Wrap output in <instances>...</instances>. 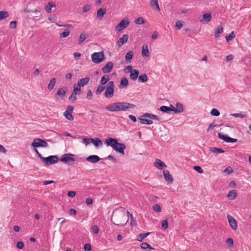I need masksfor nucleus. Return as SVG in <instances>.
<instances>
[{
	"mask_svg": "<svg viewBox=\"0 0 251 251\" xmlns=\"http://www.w3.org/2000/svg\"><path fill=\"white\" fill-rule=\"evenodd\" d=\"M105 144L108 146H111L116 151L124 154V150L126 148V145L124 143H118V140L117 139L108 137L105 140Z\"/></svg>",
	"mask_w": 251,
	"mask_h": 251,
	"instance_id": "obj_1",
	"label": "nucleus"
},
{
	"mask_svg": "<svg viewBox=\"0 0 251 251\" xmlns=\"http://www.w3.org/2000/svg\"><path fill=\"white\" fill-rule=\"evenodd\" d=\"M111 221L113 224L117 226H122L126 224L127 219L126 218V214L124 211H116L113 213L111 217Z\"/></svg>",
	"mask_w": 251,
	"mask_h": 251,
	"instance_id": "obj_2",
	"label": "nucleus"
},
{
	"mask_svg": "<svg viewBox=\"0 0 251 251\" xmlns=\"http://www.w3.org/2000/svg\"><path fill=\"white\" fill-rule=\"evenodd\" d=\"M91 58L92 61L97 64L102 62L105 59L103 51L93 53L91 55Z\"/></svg>",
	"mask_w": 251,
	"mask_h": 251,
	"instance_id": "obj_3",
	"label": "nucleus"
},
{
	"mask_svg": "<svg viewBox=\"0 0 251 251\" xmlns=\"http://www.w3.org/2000/svg\"><path fill=\"white\" fill-rule=\"evenodd\" d=\"M58 157L56 155H50L47 157H44L42 161L46 165L49 166L58 162Z\"/></svg>",
	"mask_w": 251,
	"mask_h": 251,
	"instance_id": "obj_4",
	"label": "nucleus"
},
{
	"mask_svg": "<svg viewBox=\"0 0 251 251\" xmlns=\"http://www.w3.org/2000/svg\"><path fill=\"white\" fill-rule=\"evenodd\" d=\"M75 155L72 153H66L63 154L60 158V161L68 165H72L75 159L73 157Z\"/></svg>",
	"mask_w": 251,
	"mask_h": 251,
	"instance_id": "obj_5",
	"label": "nucleus"
},
{
	"mask_svg": "<svg viewBox=\"0 0 251 251\" xmlns=\"http://www.w3.org/2000/svg\"><path fill=\"white\" fill-rule=\"evenodd\" d=\"M31 146L34 148L39 147L46 148L48 147V144L44 140L37 138L33 140Z\"/></svg>",
	"mask_w": 251,
	"mask_h": 251,
	"instance_id": "obj_6",
	"label": "nucleus"
},
{
	"mask_svg": "<svg viewBox=\"0 0 251 251\" xmlns=\"http://www.w3.org/2000/svg\"><path fill=\"white\" fill-rule=\"evenodd\" d=\"M120 111H128L130 108L134 109L136 105L126 102H119Z\"/></svg>",
	"mask_w": 251,
	"mask_h": 251,
	"instance_id": "obj_7",
	"label": "nucleus"
},
{
	"mask_svg": "<svg viewBox=\"0 0 251 251\" xmlns=\"http://www.w3.org/2000/svg\"><path fill=\"white\" fill-rule=\"evenodd\" d=\"M67 90L68 88L67 87H63L61 88H59L55 95V98L56 99H58V97L60 99L63 100L67 92Z\"/></svg>",
	"mask_w": 251,
	"mask_h": 251,
	"instance_id": "obj_8",
	"label": "nucleus"
},
{
	"mask_svg": "<svg viewBox=\"0 0 251 251\" xmlns=\"http://www.w3.org/2000/svg\"><path fill=\"white\" fill-rule=\"evenodd\" d=\"M106 110L110 112L120 111V105L119 102L112 103L105 107Z\"/></svg>",
	"mask_w": 251,
	"mask_h": 251,
	"instance_id": "obj_9",
	"label": "nucleus"
},
{
	"mask_svg": "<svg viewBox=\"0 0 251 251\" xmlns=\"http://www.w3.org/2000/svg\"><path fill=\"white\" fill-rule=\"evenodd\" d=\"M129 25V22L126 20H122L115 27L117 31L121 32Z\"/></svg>",
	"mask_w": 251,
	"mask_h": 251,
	"instance_id": "obj_10",
	"label": "nucleus"
},
{
	"mask_svg": "<svg viewBox=\"0 0 251 251\" xmlns=\"http://www.w3.org/2000/svg\"><path fill=\"white\" fill-rule=\"evenodd\" d=\"M227 218L230 227L234 230H236L237 228V225L235 219L229 215H227Z\"/></svg>",
	"mask_w": 251,
	"mask_h": 251,
	"instance_id": "obj_11",
	"label": "nucleus"
},
{
	"mask_svg": "<svg viewBox=\"0 0 251 251\" xmlns=\"http://www.w3.org/2000/svg\"><path fill=\"white\" fill-rule=\"evenodd\" d=\"M113 66V63L112 62H108L101 68V71L103 73H109L111 71Z\"/></svg>",
	"mask_w": 251,
	"mask_h": 251,
	"instance_id": "obj_12",
	"label": "nucleus"
},
{
	"mask_svg": "<svg viewBox=\"0 0 251 251\" xmlns=\"http://www.w3.org/2000/svg\"><path fill=\"white\" fill-rule=\"evenodd\" d=\"M128 38L127 34H124L122 38H120L116 42L117 45L119 48L121 47L125 43H126Z\"/></svg>",
	"mask_w": 251,
	"mask_h": 251,
	"instance_id": "obj_13",
	"label": "nucleus"
},
{
	"mask_svg": "<svg viewBox=\"0 0 251 251\" xmlns=\"http://www.w3.org/2000/svg\"><path fill=\"white\" fill-rule=\"evenodd\" d=\"M212 18L211 13H204L200 20V22L202 24H207L211 21Z\"/></svg>",
	"mask_w": 251,
	"mask_h": 251,
	"instance_id": "obj_14",
	"label": "nucleus"
},
{
	"mask_svg": "<svg viewBox=\"0 0 251 251\" xmlns=\"http://www.w3.org/2000/svg\"><path fill=\"white\" fill-rule=\"evenodd\" d=\"M86 160L90 162L95 163L100 160V158L96 155H92L86 157Z\"/></svg>",
	"mask_w": 251,
	"mask_h": 251,
	"instance_id": "obj_15",
	"label": "nucleus"
},
{
	"mask_svg": "<svg viewBox=\"0 0 251 251\" xmlns=\"http://www.w3.org/2000/svg\"><path fill=\"white\" fill-rule=\"evenodd\" d=\"M114 89L111 87H106L104 95L107 98H111L114 96Z\"/></svg>",
	"mask_w": 251,
	"mask_h": 251,
	"instance_id": "obj_16",
	"label": "nucleus"
},
{
	"mask_svg": "<svg viewBox=\"0 0 251 251\" xmlns=\"http://www.w3.org/2000/svg\"><path fill=\"white\" fill-rule=\"evenodd\" d=\"M147 118L148 117H143V115L138 118V120L141 124L151 125L152 124V121L151 120L147 119Z\"/></svg>",
	"mask_w": 251,
	"mask_h": 251,
	"instance_id": "obj_17",
	"label": "nucleus"
},
{
	"mask_svg": "<svg viewBox=\"0 0 251 251\" xmlns=\"http://www.w3.org/2000/svg\"><path fill=\"white\" fill-rule=\"evenodd\" d=\"M163 175L166 181L168 182H173V178L170 174L168 170H165L163 171Z\"/></svg>",
	"mask_w": 251,
	"mask_h": 251,
	"instance_id": "obj_18",
	"label": "nucleus"
},
{
	"mask_svg": "<svg viewBox=\"0 0 251 251\" xmlns=\"http://www.w3.org/2000/svg\"><path fill=\"white\" fill-rule=\"evenodd\" d=\"M142 55L144 57H148L150 56V52L149 50L148 45L144 44L142 46Z\"/></svg>",
	"mask_w": 251,
	"mask_h": 251,
	"instance_id": "obj_19",
	"label": "nucleus"
},
{
	"mask_svg": "<svg viewBox=\"0 0 251 251\" xmlns=\"http://www.w3.org/2000/svg\"><path fill=\"white\" fill-rule=\"evenodd\" d=\"M106 12V9L103 8H100L98 10L97 12V17L99 20H101L103 16L105 14Z\"/></svg>",
	"mask_w": 251,
	"mask_h": 251,
	"instance_id": "obj_20",
	"label": "nucleus"
},
{
	"mask_svg": "<svg viewBox=\"0 0 251 251\" xmlns=\"http://www.w3.org/2000/svg\"><path fill=\"white\" fill-rule=\"evenodd\" d=\"M89 80L90 78L89 77H85L79 80L77 84L78 85V86L83 87L87 84L89 82Z\"/></svg>",
	"mask_w": 251,
	"mask_h": 251,
	"instance_id": "obj_21",
	"label": "nucleus"
},
{
	"mask_svg": "<svg viewBox=\"0 0 251 251\" xmlns=\"http://www.w3.org/2000/svg\"><path fill=\"white\" fill-rule=\"evenodd\" d=\"M150 6L154 10L160 11V9L158 2V0H150Z\"/></svg>",
	"mask_w": 251,
	"mask_h": 251,
	"instance_id": "obj_22",
	"label": "nucleus"
},
{
	"mask_svg": "<svg viewBox=\"0 0 251 251\" xmlns=\"http://www.w3.org/2000/svg\"><path fill=\"white\" fill-rule=\"evenodd\" d=\"M91 142L96 147H99L102 145V141L99 138H96L95 139L91 138Z\"/></svg>",
	"mask_w": 251,
	"mask_h": 251,
	"instance_id": "obj_23",
	"label": "nucleus"
},
{
	"mask_svg": "<svg viewBox=\"0 0 251 251\" xmlns=\"http://www.w3.org/2000/svg\"><path fill=\"white\" fill-rule=\"evenodd\" d=\"M128 83V81L127 78H123L120 81L119 87L120 89H123L127 87Z\"/></svg>",
	"mask_w": 251,
	"mask_h": 251,
	"instance_id": "obj_24",
	"label": "nucleus"
},
{
	"mask_svg": "<svg viewBox=\"0 0 251 251\" xmlns=\"http://www.w3.org/2000/svg\"><path fill=\"white\" fill-rule=\"evenodd\" d=\"M209 150L211 152L216 154L223 153L225 152V151L223 150L222 148H218L216 147H210L209 148Z\"/></svg>",
	"mask_w": 251,
	"mask_h": 251,
	"instance_id": "obj_25",
	"label": "nucleus"
},
{
	"mask_svg": "<svg viewBox=\"0 0 251 251\" xmlns=\"http://www.w3.org/2000/svg\"><path fill=\"white\" fill-rule=\"evenodd\" d=\"M154 166L157 168H162L166 167V164L161 160L156 159L154 162Z\"/></svg>",
	"mask_w": 251,
	"mask_h": 251,
	"instance_id": "obj_26",
	"label": "nucleus"
},
{
	"mask_svg": "<svg viewBox=\"0 0 251 251\" xmlns=\"http://www.w3.org/2000/svg\"><path fill=\"white\" fill-rule=\"evenodd\" d=\"M237 195V191L235 190H232L228 192L227 197L229 200H233L236 198Z\"/></svg>",
	"mask_w": 251,
	"mask_h": 251,
	"instance_id": "obj_27",
	"label": "nucleus"
},
{
	"mask_svg": "<svg viewBox=\"0 0 251 251\" xmlns=\"http://www.w3.org/2000/svg\"><path fill=\"white\" fill-rule=\"evenodd\" d=\"M139 74V72L138 70H137L136 69H134L133 72H131L130 74V78L132 80H135L138 77Z\"/></svg>",
	"mask_w": 251,
	"mask_h": 251,
	"instance_id": "obj_28",
	"label": "nucleus"
},
{
	"mask_svg": "<svg viewBox=\"0 0 251 251\" xmlns=\"http://www.w3.org/2000/svg\"><path fill=\"white\" fill-rule=\"evenodd\" d=\"M223 31V28L221 25H219L214 32V36L216 39L219 38V34L222 33Z\"/></svg>",
	"mask_w": 251,
	"mask_h": 251,
	"instance_id": "obj_29",
	"label": "nucleus"
},
{
	"mask_svg": "<svg viewBox=\"0 0 251 251\" xmlns=\"http://www.w3.org/2000/svg\"><path fill=\"white\" fill-rule=\"evenodd\" d=\"M56 6V5L53 2H49L48 4L46 5L45 7V9L48 13H50L51 12V9L52 7H54Z\"/></svg>",
	"mask_w": 251,
	"mask_h": 251,
	"instance_id": "obj_30",
	"label": "nucleus"
},
{
	"mask_svg": "<svg viewBox=\"0 0 251 251\" xmlns=\"http://www.w3.org/2000/svg\"><path fill=\"white\" fill-rule=\"evenodd\" d=\"M183 107L181 103L177 102L176 103V107L175 108V113H180L183 111Z\"/></svg>",
	"mask_w": 251,
	"mask_h": 251,
	"instance_id": "obj_31",
	"label": "nucleus"
},
{
	"mask_svg": "<svg viewBox=\"0 0 251 251\" xmlns=\"http://www.w3.org/2000/svg\"><path fill=\"white\" fill-rule=\"evenodd\" d=\"M133 55L134 52L133 51L131 50L127 52L125 55V60L128 62H130Z\"/></svg>",
	"mask_w": 251,
	"mask_h": 251,
	"instance_id": "obj_32",
	"label": "nucleus"
},
{
	"mask_svg": "<svg viewBox=\"0 0 251 251\" xmlns=\"http://www.w3.org/2000/svg\"><path fill=\"white\" fill-rule=\"evenodd\" d=\"M143 117H148V118H149L150 119H154V120H158V121L160 120V118L158 116L155 115L154 114H151V113H145L143 114Z\"/></svg>",
	"mask_w": 251,
	"mask_h": 251,
	"instance_id": "obj_33",
	"label": "nucleus"
},
{
	"mask_svg": "<svg viewBox=\"0 0 251 251\" xmlns=\"http://www.w3.org/2000/svg\"><path fill=\"white\" fill-rule=\"evenodd\" d=\"M56 78L54 77L52 78L49 82V84L48 85V89L50 90H51L53 89L55 84L56 83Z\"/></svg>",
	"mask_w": 251,
	"mask_h": 251,
	"instance_id": "obj_34",
	"label": "nucleus"
},
{
	"mask_svg": "<svg viewBox=\"0 0 251 251\" xmlns=\"http://www.w3.org/2000/svg\"><path fill=\"white\" fill-rule=\"evenodd\" d=\"M150 234V232H147L145 233H140L137 237V240L141 242L148 235Z\"/></svg>",
	"mask_w": 251,
	"mask_h": 251,
	"instance_id": "obj_35",
	"label": "nucleus"
},
{
	"mask_svg": "<svg viewBox=\"0 0 251 251\" xmlns=\"http://www.w3.org/2000/svg\"><path fill=\"white\" fill-rule=\"evenodd\" d=\"M9 13L7 11H0V21L6 19L9 17Z\"/></svg>",
	"mask_w": 251,
	"mask_h": 251,
	"instance_id": "obj_36",
	"label": "nucleus"
},
{
	"mask_svg": "<svg viewBox=\"0 0 251 251\" xmlns=\"http://www.w3.org/2000/svg\"><path fill=\"white\" fill-rule=\"evenodd\" d=\"M70 31L68 28L64 30L63 32L60 34V38H64L67 37L70 34Z\"/></svg>",
	"mask_w": 251,
	"mask_h": 251,
	"instance_id": "obj_37",
	"label": "nucleus"
},
{
	"mask_svg": "<svg viewBox=\"0 0 251 251\" xmlns=\"http://www.w3.org/2000/svg\"><path fill=\"white\" fill-rule=\"evenodd\" d=\"M139 81L141 82H146L148 80V77L146 74H143L139 76Z\"/></svg>",
	"mask_w": 251,
	"mask_h": 251,
	"instance_id": "obj_38",
	"label": "nucleus"
},
{
	"mask_svg": "<svg viewBox=\"0 0 251 251\" xmlns=\"http://www.w3.org/2000/svg\"><path fill=\"white\" fill-rule=\"evenodd\" d=\"M63 115L69 120L73 121L74 119V117L72 113H69L68 111H65L63 113Z\"/></svg>",
	"mask_w": 251,
	"mask_h": 251,
	"instance_id": "obj_39",
	"label": "nucleus"
},
{
	"mask_svg": "<svg viewBox=\"0 0 251 251\" xmlns=\"http://www.w3.org/2000/svg\"><path fill=\"white\" fill-rule=\"evenodd\" d=\"M103 85H101L100 84V85H99L98 86L97 90L96 91V93L97 95H100L105 89V86H103Z\"/></svg>",
	"mask_w": 251,
	"mask_h": 251,
	"instance_id": "obj_40",
	"label": "nucleus"
},
{
	"mask_svg": "<svg viewBox=\"0 0 251 251\" xmlns=\"http://www.w3.org/2000/svg\"><path fill=\"white\" fill-rule=\"evenodd\" d=\"M74 92H75L76 95H80L81 94V86H78V85H76L75 84L74 85V89L73 90Z\"/></svg>",
	"mask_w": 251,
	"mask_h": 251,
	"instance_id": "obj_41",
	"label": "nucleus"
},
{
	"mask_svg": "<svg viewBox=\"0 0 251 251\" xmlns=\"http://www.w3.org/2000/svg\"><path fill=\"white\" fill-rule=\"evenodd\" d=\"M228 137L229 136L226 134H223L222 133H218V137L227 143L228 141Z\"/></svg>",
	"mask_w": 251,
	"mask_h": 251,
	"instance_id": "obj_42",
	"label": "nucleus"
},
{
	"mask_svg": "<svg viewBox=\"0 0 251 251\" xmlns=\"http://www.w3.org/2000/svg\"><path fill=\"white\" fill-rule=\"evenodd\" d=\"M87 36L85 33H81L78 39V44H81L86 39Z\"/></svg>",
	"mask_w": 251,
	"mask_h": 251,
	"instance_id": "obj_43",
	"label": "nucleus"
},
{
	"mask_svg": "<svg viewBox=\"0 0 251 251\" xmlns=\"http://www.w3.org/2000/svg\"><path fill=\"white\" fill-rule=\"evenodd\" d=\"M109 79V75H103L100 80V84L101 85H104L105 84Z\"/></svg>",
	"mask_w": 251,
	"mask_h": 251,
	"instance_id": "obj_44",
	"label": "nucleus"
},
{
	"mask_svg": "<svg viewBox=\"0 0 251 251\" xmlns=\"http://www.w3.org/2000/svg\"><path fill=\"white\" fill-rule=\"evenodd\" d=\"M141 248L142 249H151V250L154 249L148 243H147L146 242H143L141 244Z\"/></svg>",
	"mask_w": 251,
	"mask_h": 251,
	"instance_id": "obj_45",
	"label": "nucleus"
},
{
	"mask_svg": "<svg viewBox=\"0 0 251 251\" xmlns=\"http://www.w3.org/2000/svg\"><path fill=\"white\" fill-rule=\"evenodd\" d=\"M226 244L228 247H233L234 245L233 240L231 238H228L226 240Z\"/></svg>",
	"mask_w": 251,
	"mask_h": 251,
	"instance_id": "obj_46",
	"label": "nucleus"
},
{
	"mask_svg": "<svg viewBox=\"0 0 251 251\" xmlns=\"http://www.w3.org/2000/svg\"><path fill=\"white\" fill-rule=\"evenodd\" d=\"M235 35L234 34V32L232 31L230 34L227 35L226 37V40L227 42L229 41L232 40L235 37Z\"/></svg>",
	"mask_w": 251,
	"mask_h": 251,
	"instance_id": "obj_47",
	"label": "nucleus"
},
{
	"mask_svg": "<svg viewBox=\"0 0 251 251\" xmlns=\"http://www.w3.org/2000/svg\"><path fill=\"white\" fill-rule=\"evenodd\" d=\"M160 110L164 113H170L169 108L168 107V106H165V105L161 106L160 107Z\"/></svg>",
	"mask_w": 251,
	"mask_h": 251,
	"instance_id": "obj_48",
	"label": "nucleus"
},
{
	"mask_svg": "<svg viewBox=\"0 0 251 251\" xmlns=\"http://www.w3.org/2000/svg\"><path fill=\"white\" fill-rule=\"evenodd\" d=\"M211 115L214 116H218L220 115V112L216 108H213L210 112Z\"/></svg>",
	"mask_w": 251,
	"mask_h": 251,
	"instance_id": "obj_49",
	"label": "nucleus"
},
{
	"mask_svg": "<svg viewBox=\"0 0 251 251\" xmlns=\"http://www.w3.org/2000/svg\"><path fill=\"white\" fill-rule=\"evenodd\" d=\"M76 94L73 91L69 98V100L71 101H74L76 99Z\"/></svg>",
	"mask_w": 251,
	"mask_h": 251,
	"instance_id": "obj_50",
	"label": "nucleus"
},
{
	"mask_svg": "<svg viewBox=\"0 0 251 251\" xmlns=\"http://www.w3.org/2000/svg\"><path fill=\"white\" fill-rule=\"evenodd\" d=\"M152 209L154 211L157 212H160L161 211V208L159 205L158 204H154L152 206Z\"/></svg>",
	"mask_w": 251,
	"mask_h": 251,
	"instance_id": "obj_51",
	"label": "nucleus"
},
{
	"mask_svg": "<svg viewBox=\"0 0 251 251\" xmlns=\"http://www.w3.org/2000/svg\"><path fill=\"white\" fill-rule=\"evenodd\" d=\"M145 22L144 19L142 17H139L135 20V23L138 25L144 24Z\"/></svg>",
	"mask_w": 251,
	"mask_h": 251,
	"instance_id": "obj_52",
	"label": "nucleus"
},
{
	"mask_svg": "<svg viewBox=\"0 0 251 251\" xmlns=\"http://www.w3.org/2000/svg\"><path fill=\"white\" fill-rule=\"evenodd\" d=\"M175 26L177 29H180L182 27V24L181 21L177 20Z\"/></svg>",
	"mask_w": 251,
	"mask_h": 251,
	"instance_id": "obj_53",
	"label": "nucleus"
},
{
	"mask_svg": "<svg viewBox=\"0 0 251 251\" xmlns=\"http://www.w3.org/2000/svg\"><path fill=\"white\" fill-rule=\"evenodd\" d=\"M194 169L200 174H201L203 172L202 169L199 166H195L194 167Z\"/></svg>",
	"mask_w": 251,
	"mask_h": 251,
	"instance_id": "obj_54",
	"label": "nucleus"
},
{
	"mask_svg": "<svg viewBox=\"0 0 251 251\" xmlns=\"http://www.w3.org/2000/svg\"><path fill=\"white\" fill-rule=\"evenodd\" d=\"M92 249L91 246L90 244H86L84 246L85 251H91Z\"/></svg>",
	"mask_w": 251,
	"mask_h": 251,
	"instance_id": "obj_55",
	"label": "nucleus"
},
{
	"mask_svg": "<svg viewBox=\"0 0 251 251\" xmlns=\"http://www.w3.org/2000/svg\"><path fill=\"white\" fill-rule=\"evenodd\" d=\"M232 172H233V169L230 166H228L224 170V172L228 174L231 173Z\"/></svg>",
	"mask_w": 251,
	"mask_h": 251,
	"instance_id": "obj_56",
	"label": "nucleus"
},
{
	"mask_svg": "<svg viewBox=\"0 0 251 251\" xmlns=\"http://www.w3.org/2000/svg\"><path fill=\"white\" fill-rule=\"evenodd\" d=\"M168 221H167V220H163L162 222V228H163V229L167 228H168Z\"/></svg>",
	"mask_w": 251,
	"mask_h": 251,
	"instance_id": "obj_57",
	"label": "nucleus"
},
{
	"mask_svg": "<svg viewBox=\"0 0 251 251\" xmlns=\"http://www.w3.org/2000/svg\"><path fill=\"white\" fill-rule=\"evenodd\" d=\"M17 248L19 249H22L24 247V243L22 241H19L16 245Z\"/></svg>",
	"mask_w": 251,
	"mask_h": 251,
	"instance_id": "obj_58",
	"label": "nucleus"
},
{
	"mask_svg": "<svg viewBox=\"0 0 251 251\" xmlns=\"http://www.w3.org/2000/svg\"><path fill=\"white\" fill-rule=\"evenodd\" d=\"M91 9V5L90 4H86L83 7V12H86L90 10Z\"/></svg>",
	"mask_w": 251,
	"mask_h": 251,
	"instance_id": "obj_59",
	"label": "nucleus"
},
{
	"mask_svg": "<svg viewBox=\"0 0 251 251\" xmlns=\"http://www.w3.org/2000/svg\"><path fill=\"white\" fill-rule=\"evenodd\" d=\"M92 231L95 234H97L99 232V228L96 225H94L92 226Z\"/></svg>",
	"mask_w": 251,
	"mask_h": 251,
	"instance_id": "obj_60",
	"label": "nucleus"
},
{
	"mask_svg": "<svg viewBox=\"0 0 251 251\" xmlns=\"http://www.w3.org/2000/svg\"><path fill=\"white\" fill-rule=\"evenodd\" d=\"M10 27L11 28H15L17 26V22L13 21L10 23Z\"/></svg>",
	"mask_w": 251,
	"mask_h": 251,
	"instance_id": "obj_61",
	"label": "nucleus"
},
{
	"mask_svg": "<svg viewBox=\"0 0 251 251\" xmlns=\"http://www.w3.org/2000/svg\"><path fill=\"white\" fill-rule=\"evenodd\" d=\"M93 94L91 90H89L87 93V99L88 100H91L92 98Z\"/></svg>",
	"mask_w": 251,
	"mask_h": 251,
	"instance_id": "obj_62",
	"label": "nucleus"
},
{
	"mask_svg": "<svg viewBox=\"0 0 251 251\" xmlns=\"http://www.w3.org/2000/svg\"><path fill=\"white\" fill-rule=\"evenodd\" d=\"M90 141H91V139H88V138H83L82 142L86 145L89 144L90 143Z\"/></svg>",
	"mask_w": 251,
	"mask_h": 251,
	"instance_id": "obj_63",
	"label": "nucleus"
},
{
	"mask_svg": "<svg viewBox=\"0 0 251 251\" xmlns=\"http://www.w3.org/2000/svg\"><path fill=\"white\" fill-rule=\"evenodd\" d=\"M74 110V106L72 105H68L67 110L65 111H68L69 113H72Z\"/></svg>",
	"mask_w": 251,
	"mask_h": 251,
	"instance_id": "obj_64",
	"label": "nucleus"
}]
</instances>
